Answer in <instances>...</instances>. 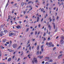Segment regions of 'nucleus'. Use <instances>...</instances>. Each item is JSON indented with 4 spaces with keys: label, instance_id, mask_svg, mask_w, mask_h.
<instances>
[{
    "label": "nucleus",
    "instance_id": "obj_60",
    "mask_svg": "<svg viewBox=\"0 0 64 64\" xmlns=\"http://www.w3.org/2000/svg\"><path fill=\"white\" fill-rule=\"evenodd\" d=\"M61 4H60L59 6V7H60V6H61Z\"/></svg>",
    "mask_w": 64,
    "mask_h": 64
},
{
    "label": "nucleus",
    "instance_id": "obj_48",
    "mask_svg": "<svg viewBox=\"0 0 64 64\" xmlns=\"http://www.w3.org/2000/svg\"><path fill=\"white\" fill-rule=\"evenodd\" d=\"M46 40V38H44V41H45Z\"/></svg>",
    "mask_w": 64,
    "mask_h": 64
},
{
    "label": "nucleus",
    "instance_id": "obj_52",
    "mask_svg": "<svg viewBox=\"0 0 64 64\" xmlns=\"http://www.w3.org/2000/svg\"><path fill=\"white\" fill-rule=\"evenodd\" d=\"M54 10H55V9H56V8L55 7V8H54Z\"/></svg>",
    "mask_w": 64,
    "mask_h": 64
},
{
    "label": "nucleus",
    "instance_id": "obj_42",
    "mask_svg": "<svg viewBox=\"0 0 64 64\" xmlns=\"http://www.w3.org/2000/svg\"><path fill=\"white\" fill-rule=\"evenodd\" d=\"M1 27H2V28H3V27H4V26H3V25H2L1 26Z\"/></svg>",
    "mask_w": 64,
    "mask_h": 64
},
{
    "label": "nucleus",
    "instance_id": "obj_9",
    "mask_svg": "<svg viewBox=\"0 0 64 64\" xmlns=\"http://www.w3.org/2000/svg\"><path fill=\"white\" fill-rule=\"evenodd\" d=\"M63 56V54H61L59 55L58 57V58H60V57H61V56Z\"/></svg>",
    "mask_w": 64,
    "mask_h": 64
},
{
    "label": "nucleus",
    "instance_id": "obj_53",
    "mask_svg": "<svg viewBox=\"0 0 64 64\" xmlns=\"http://www.w3.org/2000/svg\"><path fill=\"white\" fill-rule=\"evenodd\" d=\"M44 61L42 62V64H44Z\"/></svg>",
    "mask_w": 64,
    "mask_h": 64
},
{
    "label": "nucleus",
    "instance_id": "obj_29",
    "mask_svg": "<svg viewBox=\"0 0 64 64\" xmlns=\"http://www.w3.org/2000/svg\"><path fill=\"white\" fill-rule=\"evenodd\" d=\"M44 46V45H42L41 46V48H43V47Z\"/></svg>",
    "mask_w": 64,
    "mask_h": 64
},
{
    "label": "nucleus",
    "instance_id": "obj_16",
    "mask_svg": "<svg viewBox=\"0 0 64 64\" xmlns=\"http://www.w3.org/2000/svg\"><path fill=\"white\" fill-rule=\"evenodd\" d=\"M24 2H22V3L21 4V5L22 6H23V5H24Z\"/></svg>",
    "mask_w": 64,
    "mask_h": 64
},
{
    "label": "nucleus",
    "instance_id": "obj_8",
    "mask_svg": "<svg viewBox=\"0 0 64 64\" xmlns=\"http://www.w3.org/2000/svg\"><path fill=\"white\" fill-rule=\"evenodd\" d=\"M60 42L61 44H63V43H64V41H63V40H61Z\"/></svg>",
    "mask_w": 64,
    "mask_h": 64
},
{
    "label": "nucleus",
    "instance_id": "obj_15",
    "mask_svg": "<svg viewBox=\"0 0 64 64\" xmlns=\"http://www.w3.org/2000/svg\"><path fill=\"white\" fill-rule=\"evenodd\" d=\"M49 19H50V22H51L52 21V19L51 18H50Z\"/></svg>",
    "mask_w": 64,
    "mask_h": 64
},
{
    "label": "nucleus",
    "instance_id": "obj_19",
    "mask_svg": "<svg viewBox=\"0 0 64 64\" xmlns=\"http://www.w3.org/2000/svg\"><path fill=\"white\" fill-rule=\"evenodd\" d=\"M30 44H28V46H26V48H28L29 47H30Z\"/></svg>",
    "mask_w": 64,
    "mask_h": 64
},
{
    "label": "nucleus",
    "instance_id": "obj_46",
    "mask_svg": "<svg viewBox=\"0 0 64 64\" xmlns=\"http://www.w3.org/2000/svg\"><path fill=\"white\" fill-rule=\"evenodd\" d=\"M56 49V48L55 47L53 49V50H55Z\"/></svg>",
    "mask_w": 64,
    "mask_h": 64
},
{
    "label": "nucleus",
    "instance_id": "obj_27",
    "mask_svg": "<svg viewBox=\"0 0 64 64\" xmlns=\"http://www.w3.org/2000/svg\"><path fill=\"white\" fill-rule=\"evenodd\" d=\"M44 11V9L43 8H42L41 9V11L42 12Z\"/></svg>",
    "mask_w": 64,
    "mask_h": 64
},
{
    "label": "nucleus",
    "instance_id": "obj_40",
    "mask_svg": "<svg viewBox=\"0 0 64 64\" xmlns=\"http://www.w3.org/2000/svg\"><path fill=\"white\" fill-rule=\"evenodd\" d=\"M39 19H37L36 20V21H37V22H38V21H39Z\"/></svg>",
    "mask_w": 64,
    "mask_h": 64
},
{
    "label": "nucleus",
    "instance_id": "obj_61",
    "mask_svg": "<svg viewBox=\"0 0 64 64\" xmlns=\"http://www.w3.org/2000/svg\"><path fill=\"white\" fill-rule=\"evenodd\" d=\"M50 2L51 3H52L53 2L52 1V0H50Z\"/></svg>",
    "mask_w": 64,
    "mask_h": 64
},
{
    "label": "nucleus",
    "instance_id": "obj_14",
    "mask_svg": "<svg viewBox=\"0 0 64 64\" xmlns=\"http://www.w3.org/2000/svg\"><path fill=\"white\" fill-rule=\"evenodd\" d=\"M52 24H54V29H55V23H53Z\"/></svg>",
    "mask_w": 64,
    "mask_h": 64
},
{
    "label": "nucleus",
    "instance_id": "obj_59",
    "mask_svg": "<svg viewBox=\"0 0 64 64\" xmlns=\"http://www.w3.org/2000/svg\"><path fill=\"white\" fill-rule=\"evenodd\" d=\"M12 20H11V21H10V22L12 24H13V22H12Z\"/></svg>",
    "mask_w": 64,
    "mask_h": 64
},
{
    "label": "nucleus",
    "instance_id": "obj_44",
    "mask_svg": "<svg viewBox=\"0 0 64 64\" xmlns=\"http://www.w3.org/2000/svg\"><path fill=\"white\" fill-rule=\"evenodd\" d=\"M20 60V58H18V59L17 60V61H18H18H19Z\"/></svg>",
    "mask_w": 64,
    "mask_h": 64
},
{
    "label": "nucleus",
    "instance_id": "obj_43",
    "mask_svg": "<svg viewBox=\"0 0 64 64\" xmlns=\"http://www.w3.org/2000/svg\"><path fill=\"white\" fill-rule=\"evenodd\" d=\"M57 29L56 28L54 32H57Z\"/></svg>",
    "mask_w": 64,
    "mask_h": 64
},
{
    "label": "nucleus",
    "instance_id": "obj_47",
    "mask_svg": "<svg viewBox=\"0 0 64 64\" xmlns=\"http://www.w3.org/2000/svg\"><path fill=\"white\" fill-rule=\"evenodd\" d=\"M46 35V33L45 32L44 33V36H45Z\"/></svg>",
    "mask_w": 64,
    "mask_h": 64
},
{
    "label": "nucleus",
    "instance_id": "obj_3",
    "mask_svg": "<svg viewBox=\"0 0 64 64\" xmlns=\"http://www.w3.org/2000/svg\"><path fill=\"white\" fill-rule=\"evenodd\" d=\"M52 42H50L49 44L48 47H51V46H52V47H54V45L53 44L52 45Z\"/></svg>",
    "mask_w": 64,
    "mask_h": 64
},
{
    "label": "nucleus",
    "instance_id": "obj_26",
    "mask_svg": "<svg viewBox=\"0 0 64 64\" xmlns=\"http://www.w3.org/2000/svg\"><path fill=\"white\" fill-rule=\"evenodd\" d=\"M31 2H32L31 1H29L28 2V4H29L31 3Z\"/></svg>",
    "mask_w": 64,
    "mask_h": 64
},
{
    "label": "nucleus",
    "instance_id": "obj_33",
    "mask_svg": "<svg viewBox=\"0 0 64 64\" xmlns=\"http://www.w3.org/2000/svg\"><path fill=\"white\" fill-rule=\"evenodd\" d=\"M26 32H27L28 30H29V28H28L26 30Z\"/></svg>",
    "mask_w": 64,
    "mask_h": 64
},
{
    "label": "nucleus",
    "instance_id": "obj_5",
    "mask_svg": "<svg viewBox=\"0 0 64 64\" xmlns=\"http://www.w3.org/2000/svg\"><path fill=\"white\" fill-rule=\"evenodd\" d=\"M3 31H2L0 32V35L2 37V36H3Z\"/></svg>",
    "mask_w": 64,
    "mask_h": 64
},
{
    "label": "nucleus",
    "instance_id": "obj_23",
    "mask_svg": "<svg viewBox=\"0 0 64 64\" xmlns=\"http://www.w3.org/2000/svg\"><path fill=\"white\" fill-rule=\"evenodd\" d=\"M26 13V11H24V14H25Z\"/></svg>",
    "mask_w": 64,
    "mask_h": 64
},
{
    "label": "nucleus",
    "instance_id": "obj_25",
    "mask_svg": "<svg viewBox=\"0 0 64 64\" xmlns=\"http://www.w3.org/2000/svg\"><path fill=\"white\" fill-rule=\"evenodd\" d=\"M12 31L14 33H16V30H13Z\"/></svg>",
    "mask_w": 64,
    "mask_h": 64
},
{
    "label": "nucleus",
    "instance_id": "obj_37",
    "mask_svg": "<svg viewBox=\"0 0 64 64\" xmlns=\"http://www.w3.org/2000/svg\"><path fill=\"white\" fill-rule=\"evenodd\" d=\"M6 44H9V42H6Z\"/></svg>",
    "mask_w": 64,
    "mask_h": 64
},
{
    "label": "nucleus",
    "instance_id": "obj_28",
    "mask_svg": "<svg viewBox=\"0 0 64 64\" xmlns=\"http://www.w3.org/2000/svg\"><path fill=\"white\" fill-rule=\"evenodd\" d=\"M2 56V54L1 53V50H0V57H1Z\"/></svg>",
    "mask_w": 64,
    "mask_h": 64
},
{
    "label": "nucleus",
    "instance_id": "obj_55",
    "mask_svg": "<svg viewBox=\"0 0 64 64\" xmlns=\"http://www.w3.org/2000/svg\"><path fill=\"white\" fill-rule=\"evenodd\" d=\"M41 51H43V48H42Z\"/></svg>",
    "mask_w": 64,
    "mask_h": 64
},
{
    "label": "nucleus",
    "instance_id": "obj_11",
    "mask_svg": "<svg viewBox=\"0 0 64 64\" xmlns=\"http://www.w3.org/2000/svg\"><path fill=\"white\" fill-rule=\"evenodd\" d=\"M10 44H9V47H11V44H12V41H10Z\"/></svg>",
    "mask_w": 64,
    "mask_h": 64
},
{
    "label": "nucleus",
    "instance_id": "obj_34",
    "mask_svg": "<svg viewBox=\"0 0 64 64\" xmlns=\"http://www.w3.org/2000/svg\"><path fill=\"white\" fill-rule=\"evenodd\" d=\"M40 26H41V24H39L38 25V27L39 28H40Z\"/></svg>",
    "mask_w": 64,
    "mask_h": 64
},
{
    "label": "nucleus",
    "instance_id": "obj_36",
    "mask_svg": "<svg viewBox=\"0 0 64 64\" xmlns=\"http://www.w3.org/2000/svg\"><path fill=\"white\" fill-rule=\"evenodd\" d=\"M34 45H35V46H36V45H37V42H36L34 44Z\"/></svg>",
    "mask_w": 64,
    "mask_h": 64
},
{
    "label": "nucleus",
    "instance_id": "obj_21",
    "mask_svg": "<svg viewBox=\"0 0 64 64\" xmlns=\"http://www.w3.org/2000/svg\"><path fill=\"white\" fill-rule=\"evenodd\" d=\"M47 16H48V15L47 14H46V16H44V18H46V17H47Z\"/></svg>",
    "mask_w": 64,
    "mask_h": 64
},
{
    "label": "nucleus",
    "instance_id": "obj_4",
    "mask_svg": "<svg viewBox=\"0 0 64 64\" xmlns=\"http://www.w3.org/2000/svg\"><path fill=\"white\" fill-rule=\"evenodd\" d=\"M52 28V26H50V24L48 25V28H49V30H51Z\"/></svg>",
    "mask_w": 64,
    "mask_h": 64
},
{
    "label": "nucleus",
    "instance_id": "obj_24",
    "mask_svg": "<svg viewBox=\"0 0 64 64\" xmlns=\"http://www.w3.org/2000/svg\"><path fill=\"white\" fill-rule=\"evenodd\" d=\"M6 41V40H3L2 42H5Z\"/></svg>",
    "mask_w": 64,
    "mask_h": 64
},
{
    "label": "nucleus",
    "instance_id": "obj_35",
    "mask_svg": "<svg viewBox=\"0 0 64 64\" xmlns=\"http://www.w3.org/2000/svg\"><path fill=\"white\" fill-rule=\"evenodd\" d=\"M37 34V32L36 31L35 32V34L36 35Z\"/></svg>",
    "mask_w": 64,
    "mask_h": 64
},
{
    "label": "nucleus",
    "instance_id": "obj_32",
    "mask_svg": "<svg viewBox=\"0 0 64 64\" xmlns=\"http://www.w3.org/2000/svg\"><path fill=\"white\" fill-rule=\"evenodd\" d=\"M7 32V30H4V32Z\"/></svg>",
    "mask_w": 64,
    "mask_h": 64
},
{
    "label": "nucleus",
    "instance_id": "obj_49",
    "mask_svg": "<svg viewBox=\"0 0 64 64\" xmlns=\"http://www.w3.org/2000/svg\"><path fill=\"white\" fill-rule=\"evenodd\" d=\"M50 40V37H49L48 38V40Z\"/></svg>",
    "mask_w": 64,
    "mask_h": 64
},
{
    "label": "nucleus",
    "instance_id": "obj_50",
    "mask_svg": "<svg viewBox=\"0 0 64 64\" xmlns=\"http://www.w3.org/2000/svg\"><path fill=\"white\" fill-rule=\"evenodd\" d=\"M45 64H48V62H46Z\"/></svg>",
    "mask_w": 64,
    "mask_h": 64
},
{
    "label": "nucleus",
    "instance_id": "obj_58",
    "mask_svg": "<svg viewBox=\"0 0 64 64\" xmlns=\"http://www.w3.org/2000/svg\"><path fill=\"white\" fill-rule=\"evenodd\" d=\"M45 58V59H48V58L47 57H46Z\"/></svg>",
    "mask_w": 64,
    "mask_h": 64
},
{
    "label": "nucleus",
    "instance_id": "obj_13",
    "mask_svg": "<svg viewBox=\"0 0 64 64\" xmlns=\"http://www.w3.org/2000/svg\"><path fill=\"white\" fill-rule=\"evenodd\" d=\"M16 27L18 29H19V28H20V26H16Z\"/></svg>",
    "mask_w": 64,
    "mask_h": 64
},
{
    "label": "nucleus",
    "instance_id": "obj_10",
    "mask_svg": "<svg viewBox=\"0 0 64 64\" xmlns=\"http://www.w3.org/2000/svg\"><path fill=\"white\" fill-rule=\"evenodd\" d=\"M11 60V58H9L8 60V62H10Z\"/></svg>",
    "mask_w": 64,
    "mask_h": 64
},
{
    "label": "nucleus",
    "instance_id": "obj_1",
    "mask_svg": "<svg viewBox=\"0 0 64 64\" xmlns=\"http://www.w3.org/2000/svg\"><path fill=\"white\" fill-rule=\"evenodd\" d=\"M32 62L33 64H34V62L36 63H37L38 62V61L37 60V58H34L33 60H32Z\"/></svg>",
    "mask_w": 64,
    "mask_h": 64
},
{
    "label": "nucleus",
    "instance_id": "obj_6",
    "mask_svg": "<svg viewBox=\"0 0 64 64\" xmlns=\"http://www.w3.org/2000/svg\"><path fill=\"white\" fill-rule=\"evenodd\" d=\"M43 56H38V58H40V59H41V58H43Z\"/></svg>",
    "mask_w": 64,
    "mask_h": 64
},
{
    "label": "nucleus",
    "instance_id": "obj_45",
    "mask_svg": "<svg viewBox=\"0 0 64 64\" xmlns=\"http://www.w3.org/2000/svg\"><path fill=\"white\" fill-rule=\"evenodd\" d=\"M31 46H30V47H29V50H31Z\"/></svg>",
    "mask_w": 64,
    "mask_h": 64
},
{
    "label": "nucleus",
    "instance_id": "obj_41",
    "mask_svg": "<svg viewBox=\"0 0 64 64\" xmlns=\"http://www.w3.org/2000/svg\"><path fill=\"white\" fill-rule=\"evenodd\" d=\"M43 18H42V20H41L40 22H42V21H43Z\"/></svg>",
    "mask_w": 64,
    "mask_h": 64
},
{
    "label": "nucleus",
    "instance_id": "obj_62",
    "mask_svg": "<svg viewBox=\"0 0 64 64\" xmlns=\"http://www.w3.org/2000/svg\"><path fill=\"white\" fill-rule=\"evenodd\" d=\"M58 36H57L56 38V39H58Z\"/></svg>",
    "mask_w": 64,
    "mask_h": 64
},
{
    "label": "nucleus",
    "instance_id": "obj_64",
    "mask_svg": "<svg viewBox=\"0 0 64 64\" xmlns=\"http://www.w3.org/2000/svg\"><path fill=\"white\" fill-rule=\"evenodd\" d=\"M6 21H9V20L8 19H7L6 20Z\"/></svg>",
    "mask_w": 64,
    "mask_h": 64
},
{
    "label": "nucleus",
    "instance_id": "obj_17",
    "mask_svg": "<svg viewBox=\"0 0 64 64\" xmlns=\"http://www.w3.org/2000/svg\"><path fill=\"white\" fill-rule=\"evenodd\" d=\"M29 43H30V40H28L27 45H28Z\"/></svg>",
    "mask_w": 64,
    "mask_h": 64
},
{
    "label": "nucleus",
    "instance_id": "obj_56",
    "mask_svg": "<svg viewBox=\"0 0 64 64\" xmlns=\"http://www.w3.org/2000/svg\"><path fill=\"white\" fill-rule=\"evenodd\" d=\"M14 3V2H12L11 4H13Z\"/></svg>",
    "mask_w": 64,
    "mask_h": 64
},
{
    "label": "nucleus",
    "instance_id": "obj_57",
    "mask_svg": "<svg viewBox=\"0 0 64 64\" xmlns=\"http://www.w3.org/2000/svg\"><path fill=\"white\" fill-rule=\"evenodd\" d=\"M8 2H7L6 5V6H8Z\"/></svg>",
    "mask_w": 64,
    "mask_h": 64
},
{
    "label": "nucleus",
    "instance_id": "obj_2",
    "mask_svg": "<svg viewBox=\"0 0 64 64\" xmlns=\"http://www.w3.org/2000/svg\"><path fill=\"white\" fill-rule=\"evenodd\" d=\"M18 45L16 44H13L12 47L14 48H15L16 47H17Z\"/></svg>",
    "mask_w": 64,
    "mask_h": 64
},
{
    "label": "nucleus",
    "instance_id": "obj_30",
    "mask_svg": "<svg viewBox=\"0 0 64 64\" xmlns=\"http://www.w3.org/2000/svg\"><path fill=\"white\" fill-rule=\"evenodd\" d=\"M40 31H39L38 33V34L39 35V34H40Z\"/></svg>",
    "mask_w": 64,
    "mask_h": 64
},
{
    "label": "nucleus",
    "instance_id": "obj_51",
    "mask_svg": "<svg viewBox=\"0 0 64 64\" xmlns=\"http://www.w3.org/2000/svg\"><path fill=\"white\" fill-rule=\"evenodd\" d=\"M21 23H22V22H21V21H20L19 22V23H20V24H21Z\"/></svg>",
    "mask_w": 64,
    "mask_h": 64
},
{
    "label": "nucleus",
    "instance_id": "obj_31",
    "mask_svg": "<svg viewBox=\"0 0 64 64\" xmlns=\"http://www.w3.org/2000/svg\"><path fill=\"white\" fill-rule=\"evenodd\" d=\"M61 38H62V39L64 40V36H62V37H61Z\"/></svg>",
    "mask_w": 64,
    "mask_h": 64
},
{
    "label": "nucleus",
    "instance_id": "obj_20",
    "mask_svg": "<svg viewBox=\"0 0 64 64\" xmlns=\"http://www.w3.org/2000/svg\"><path fill=\"white\" fill-rule=\"evenodd\" d=\"M39 51H38L37 52V53L36 54V55H38L39 54Z\"/></svg>",
    "mask_w": 64,
    "mask_h": 64
},
{
    "label": "nucleus",
    "instance_id": "obj_7",
    "mask_svg": "<svg viewBox=\"0 0 64 64\" xmlns=\"http://www.w3.org/2000/svg\"><path fill=\"white\" fill-rule=\"evenodd\" d=\"M14 34V33L13 32H11L10 34H9V36H11L12 35H13Z\"/></svg>",
    "mask_w": 64,
    "mask_h": 64
},
{
    "label": "nucleus",
    "instance_id": "obj_54",
    "mask_svg": "<svg viewBox=\"0 0 64 64\" xmlns=\"http://www.w3.org/2000/svg\"><path fill=\"white\" fill-rule=\"evenodd\" d=\"M27 59V58L26 57L24 58V59Z\"/></svg>",
    "mask_w": 64,
    "mask_h": 64
},
{
    "label": "nucleus",
    "instance_id": "obj_18",
    "mask_svg": "<svg viewBox=\"0 0 64 64\" xmlns=\"http://www.w3.org/2000/svg\"><path fill=\"white\" fill-rule=\"evenodd\" d=\"M39 49V46H38L37 47V50H38Z\"/></svg>",
    "mask_w": 64,
    "mask_h": 64
},
{
    "label": "nucleus",
    "instance_id": "obj_63",
    "mask_svg": "<svg viewBox=\"0 0 64 64\" xmlns=\"http://www.w3.org/2000/svg\"><path fill=\"white\" fill-rule=\"evenodd\" d=\"M60 53H61V54L62 53V51H60Z\"/></svg>",
    "mask_w": 64,
    "mask_h": 64
},
{
    "label": "nucleus",
    "instance_id": "obj_12",
    "mask_svg": "<svg viewBox=\"0 0 64 64\" xmlns=\"http://www.w3.org/2000/svg\"><path fill=\"white\" fill-rule=\"evenodd\" d=\"M48 62H53V60L52 59H51L49 60Z\"/></svg>",
    "mask_w": 64,
    "mask_h": 64
},
{
    "label": "nucleus",
    "instance_id": "obj_38",
    "mask_svg": "<svg viewBox=\"0 0 64 64\" xmlns=\"http://www.w3.org/2000/svg\"><path fill=\"white\" fill-rule=\"evenodd\" d=\"M31 10H32V8H31L29 10V11H31Z\"/></svg>",
    "mask_w": 64,
    "mask_h": 64
},
{
    "label": "nucleus",
    "instance_id": "obj_39",
    "mask_svg": "<svg viewBox=\"0 0 64 64\" xmlns=\"http://www.w3.org/2000/svg\"><path fill=\"white\" fill-rule=\"evenodd\" d=\"M12 50H9V52H12Z\"/></svg>",
    "mask_w": 64,
    "mask_h": 64
},
{
    "label": "nucleus",
    "instance_id": "obj_22",
    "mask_svg": "<svg viewBox=\"0 0 64 64\" xmlns=\"http://www.w3.org/2000/svg\"><path fill=\"white\" fill-rule=\"evenodd\" d=\"M21 46H19V47L18 48V50H19V49H20V48H21Z\"/></svg>",
    "mask_w": 64,
    "mask_h": 64
}]
</instances>
